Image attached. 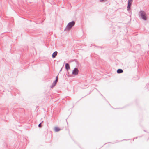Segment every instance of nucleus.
Segmentation results:
<instances>
[{
  "label": "nucleus",
  "instance_id": "obj_1",
  "mask_svg": "<svg viewBox=\"0 0 149 149\" xmlns=\"http://www.w3.org/2000/svg\"><path fill=\"white\" fill-rule=\"evenodd\" d=\"M138 15L139 17L144 21H146L147 19V15L145 11L140 10L138 12Z\"/></svg>",
  "mask_w": 149,
  "mask_h": 149
},
{
  "label": "nucleus",
  "instance_id": "obj_2",
  "mask_svg": "<svg viewBox=\"0 0 149 149\" xmlns=\"http://www.w3.org/2000/svg\"><path fill=\"white\" fill-rule=\"evenodd\" d=\"M75 24V22L74 21H73L69 23L65 28V31H69L71 29V28Z\"/></svg>",
  "mask_w": 149,
  "mask_h": 149
},
{
  "label": "nucleus",
  "instance_id": "obj_3",
  "mask_svg": "<svg viewBox=\"0 0 149 149\" xmlns=\"http://www.w3.org/2000/svg\"><path fill=\"white\" fill-rule=\"evenodd\" d=\"M79 71L77 68H75L73 70L72 72V74L76 75L78 73Z\"/></svg>",
  "mask_w": 149,
  "mask_h": 149
},
{
  "label": "nucleus",
  "instance_id": "obj_4",
  "mask_svg": "<svg viewBox=\"0 0 149 149\" xmlns=\"http://www.w3.org/2000/svg\"><path fill=\"white\" fill-rule=\"evenodd\" d=\"M57 51L54 52L52 54V57L53 58H55L57 54Z\"/></svg>",
  "mask_w": 149,
  "mask_h": 149
},
{
  "label": "nucleus",
  "instance_id": "obj_5",
  "mask_svg": "<svg viewBox=\"0 0 149 149\" xmlns=\"http://www.w3.org/2000/svg\"><path fill=\"white\" fill-rule=\"evenodd\" d=\"M65 67L66 69L68 70L70 69V67L69 64L66 63L65 65Z\"/></svg>",
  "mask_w": 149,
  "mask_h": 149
},
{
  "label": "nucleus",
  "instance_id": "obj_6",
  "mask_svg": "<svg viewBox=\"0 0 149 149\" xmlns=\"http://www.w3.org/2000/svg\"><path fill=\"white\" fill-rule=\"evenodd\" d=\"M117 73H121L123 72V70L120 69H119L117 70Z\"/></svg>",
  "mask_w": 149,
  "mask_h": 149
},
{
  "label": "nucleus",
  "instance_id": "obj_7",
  "mask_svg": "<svg viewBox=\"0 0 149 149\" xmlns=\"http://www.w3.org/2000/svg\"><path fill=\"white\" fill-rule=\"evenodd\" d=\"M60 130V129L58 127H56L55 129V131L56 132L59 131Z\"/></svg>",
  "mask_w": 149,
  "mask_h": 149
},
{
  "label": "nucleus",
  "instance_id": "obj_8",
  "mask_svg": "<svg viewBox=\"0 0 149 149\" xmlns=\"http://www.w3.org/2000/svg\"><path fill=\"white\" fill-rule=\"evenodd\" d=\"M132 3V0H128V5L129 4L131 6Z\"/></svg>",
  "mask_w": 149,
  "mask_h": 149
},
{
  "label": "nucleus",
  "instance_id": "obj_9",
  "mask_svg": "<svg viewBox=\"0 0 149 149\" xmlns=\"http://www.w3.org/2000/svg\"><path fill=\"white\" fill-rule=\"evenodd\" d=\"M130 5H128V6L127 7V9L128 11H129L130 9Z\"/></svg>",
  "mask_w": 149,
  "mask_h": 149
},
{
  "label": "nucleus",
  "instance_id": "obj_10",
  "mask_svg": "<svg viewBox=\"0 0 149 149\" xmlns=\"http://www.w3.org/2000/svg\"><path fill=\"white\" fill-rule=\"evenodd\" d=\"M57 81L58 80H57V79H56V80H55V81L54 82V86H55L56 83L57 82Z\"/></svg>",
  "mask_w": 149,
  "mask_h": 149
},
{
  "label": "nucleus",
  "instance_id": "obj_11",
  "mask_svg": "<svg viewBox=\"0 0 149 149\" xmlns=\"http://www.w3.org/2000/svg\"><path fill=\"white\" fill-rule=\"evenodd\" d=\"M54 82H53L52 83V85L51 86V87L52 88L55 86H54Z\"/></svg>",
  "mask_w": 149,
  "mask_h": 149
},
{
  "label": "nucleus",
  "instance_id": "obj_12",
  "mask_svg": "<svg viewBox=\"0 0 149 149\" xmlns=\"http://www.w3.org/2000/svg\"><path fill=\"white\" fill-rule=\"evenodd\" d=\"M38 127H40L41 126V123H40L39 125H38Z\"/></svg>",
  "mask_w": 149,
  "mask_h": 149
},
{
  "label": "nucleus",
  "instance_id": "obj_13",
  "mask_svg": "<svg viewBox=\"0 0 149 149\" xmlns=\"http://www.w3.org/2000/svg\"><path fill=\"white\" fill-rule=\"evenodd\" d=\"M58 75L56 77V79H57V80H58Z\"/></svg>",
  "mask_w": 149,
  "mask_h": 149
},
{
  "label": "nucleus",
  "instance_id": "obj_14",
  "mask_svg": "<svg viewBox=\"0 0 149 149\" xmlns=\"http://www.w3.org/2000/svg\"><path fill=\"white\" fill-rule=\"evenodd\" d=\"M103 0H100V1L101 2H102V1H103Z\"/></svg>",
  "mask_w": 149,
  "mask_h": 149
}]
</instances>
